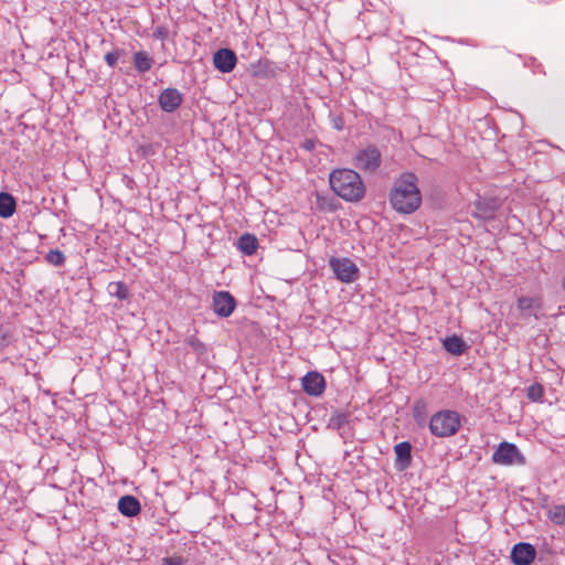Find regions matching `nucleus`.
I'll use <instances>...</instances> for the list:
<instances>
[{"label":"nucleus","mask_w":565,"mask_h":565,"mask_svg":"<svg viewBox=\"0 0 565 565\" xmlns=\"http://www.w3.org/2000/svg\"><path fill=\"white\" fill-rule=\"evenodd\" d=\"M392 207L403 214L415 212L422 203V194L414 173H404L395 182L390 194Z\"/></svg>","instance_id":"obj_1"},{"label":"nucleus","mask_w":565,"mask_h":565,"mask_svg":"<svg viewBox=\"0 0 565 565\" xmlns=\"http://www.w3.org/2000/svg\"><path fill=\"white\" fill-rule=\"evenodd\" d=\"M329 182L334 193L348 202H359L364 198L365 186L353 170L337 169L331 172Z\"/></svg>","instance_id":"obj_2"},{"label":"nucleus","mask_w":565,"mask_h":565,"mask_svg":"<svg viewBox=\"0 0 565 565\" xmlns=\"http://www.w3.org/2000/svg\"><path fill=\"white\" fill-rule=\"evenodd\" d=\"M462 419V416L456 411H439L430 417L429 431L439 438L451 437L459 431Z\"/></svg>","instance_id":"obj_3"},{"label":"nucleus","mask_w":565,"mask_h":565,"mask_svg":"<svg viewBox=\"0 0 565 565\" xmlns=\"http://www.w3.org/2000/svg\"><path fill=\"white\" fill-rule=\"evenodd\" d=\"M492 461L501 466H513L524 465L525 458L514 444L502 441L492 454Z\"/></svg>","instance_id":"obj_4"},{"label":"nucleus","mask_w":565,"mask_h":565,"mask_svg":"<svg viewBox=\"0 0 565 565\" xmlns=\"http://www.w3.org/2000/svg\"><path fill=\"white\" fill-rule=\"evenodd\" d=\"M329 265L333 270L337 279H339L342 282L350 284L356 280L359 277L358 266L347 257H332L329 260Z\"/></svg>","instance_id":"obj_5"},{"label":"nucleus","mask_w":565,"mask_h":565,"mask_svg":"<svg viewBox=\"0 0 565 565\" xmlns=\"http://www.w3.org/2000/svg\"><path fill=\"white\" fill-rule=\"evenodd\" d=\"M354 164L360 170L373 172L381 164V152L376 147L369 146L356 153Z\"/></svg>","instance_id":"obj_6"},{"label":"nucleus","mask_w":565,"mask_h":565,"mask_svg":"<svg viewBox=\"0 0 565 565\" xmlns=\"http://www.w3.org/2000/svg\"><path fill=\"white\" fill-rule=\"evenodd\" d=\"M236 307L234 297L228 291H217L213 296L214 312L223 318L230 317Z\"/></svg>","instance_id":"obj_7"},{"label":"nucleus","mask_w":565,"mask_h":565,"mask_svg":"<svg viewBox=\"0 0 565 565\" xmlns=\"http://www.w3.org/2000/svg\"><path fill=\"white\" fill-rule=\"evenodd\" d=\"M543 308V301L541 297H527L521 296L516 300V309L522 317H533L535 320L540 318L539 312Z\"/></svg>","instance_id":"obj_8"},{"label":"nucleus","mask_w":565,"mask_h":565,"mask_svg":"<svg viewBox=\"0 0 565 565\" xmlns=\"http://www.w3.org/2000/svg\"><path fill=\"white\" fill-rule=\"evenodd\" d=\"M536 557V550L530 543H518L512 547L511 561L514 565H530Z\"/></svg>","instance_id":"obj_9"},{"label":"nucleus","mask_w":565,"mask_h":565,"mask_svg":"<svg viewBox=\"0 0 565 565\" xmlns=\"http://www.w3.org/2000/svg\"><path fill=\"white\" fill-rule=\"evenodd\" d=\"M302 390L311 396H320L326 390L324 377L318 372H308L301 381Z\"/></svg>","instance_id":"obj_10"},{"label":"nucleus","mask_w":565,"mask_h":565,"mask_svg":"<svg viewBox=\"0 0 565 565\" xmlns=\"http://www.w3.org/2000/svg\"><path fill=\"white\" fill-rule=\"evenodd\" d=\"M237 62L236 54L230 49H220L214 53L213 64L222 73H230Z\"/></svg>","instance_id":"obj_11"},{"label":"nucleus","mask_w":565,"mask_h":565,"mask_svg":"<svg viewBox=\"0 0 565 565\" xmlns=\"http://www.w3.org/2000/svg\"><path fill=\"white\" fill-rule=\"evenodd\" d=\"M182 103V95L175 88H167L159 96L160 107L168 113L174 111Z\"/></svg>","instance_id":"obj_12"},{"label":"nucleus","mask_w":565,"mask_h":565,"mask_svg":"<svg viewBox=\"0 0 565 565\" xmlns=\"http://www.w3.org/2000/svg\"><path fill=\"white\" fill-rule=\"evenodd\" d=\"M140 503L132 495H124L118 501V510L125 516H135L140 512Z\"/></svg>","instance_id":"obj_13"},{"label":"nucleus","mask_w":565,"mask_h":565,"mask_svg":"<svg viewBox=\"0 0 565 565\" xmlns=\"http://www.w3.org/2000/svg\"><path fill=\"white\" fill-rule=\"evenodd\" d=\"M394 452L396 455V463L399 469H406L411 465L412 460V446L408 441H403L394 447Z\"/></svg>","instance_id":"obj_14"},{"label":"nucleus","mask_w":565,"mask_h":565,"mask_svg":"<svg viewBox=\"0 0 565 565\" xmlns=\"http://www.w3.org/2000/svg\"><path fill=\"white\" fill-rule=\"evenodd\" d=\"M443 344L444 348L454 355H461L467 348L465 341L458 335L447 337L443 341Z\"/></svg>","instance_id":"obj_15"},{"label":"nucleus","mask_w":565,"mask_h":565,"mask_svg":"<svg viewBox=\"0 0 565 565\" xmlns=\"http://www.w3.org/2000/svg\"><path fill=\"white\" fill-rule=\"evenodd\" d=\"M15 212V200L14 198L6 192L0 193V216L8 218Z\"/></svg>","instance_id":"obj_16"},{"label":"nucleus","mask_w":565,"mask_h":565,"mask_svg":"<svg viewBox=\"0 0 565 565\" xmlns=\"http://www.w3.org/2000/svg\"><path fill=\"white\" fill-rule=\"evenodd\" d=\"M258 246L257 238L250 234H244L238 238L237 247L245 255H253Z\"/></svg>","instance_id":"obj_17"},{"label":"nucleus","mask_w":565,"mask_h":565,"mask_svg":"<svg viewBox=\"0 0 565 565\" xmlns=\"http://www.w3.org/2000/svg\"><path fill=\"white\" fill-rule=\"evenodd\" d=\"M134 64L138 72L145 73L148 72L153 64V60L149 56L147 52L139 51L134 55Z\"/></svg>","instance_id":"obj_18"},{"label":"nucleus","mask_w":565,"mask_h":565,"mask_svg":"<svg viewBox=\"0 0 565 565\" xmlns=\"http://www.w3.org/2000/svg\"><path fill=\"white\" fill-rule=\"evenodd\" d=\"M107 290L110 296H114L119 300H126L129 297V289L122 281L110 282Z\"/></svg>","instance_id":"obj_19"},{"label":"nucleus","mask_w":565,"mask_h":565,"mask_svg":"<svg viewBox=\"0 0 565 565\" xmlns=\"http://www.w3.org/2000/svg\"><path fill=\"white\" fill-rule=\"evenodd\" d=\"M548 518L558 525H565V504L555 505L548 511Z\"/></svg>","instance_id":"obj_20"},{"label":"nucleus","mask_w":565,"mask_h":565,"mask_svg":"<svg viewBox=\"0 0 565 565\" xmlns=\"http://www.w3.org/2000/svg\"><path fill=\"white\" fill-rule=\"evenodd\" d=\"M45 259L53 266H62L65 262V256L61 250L52 249L46 254Z\"/></svg>","instance_id":"obj_21"},{"label":"nucleus","mask_w":565,"mask_h":565,"mask_svg":"<svg viewBox=\"0 0 565 565\" xmlns=\"http://www.w3.org/2000/svg\"><path fill=\"white\" fill-rule=\"evenodd\" d=\"M544 395V388L541 384H532L527 388L526 396L532 402H539L543 398Z\"/></svg>","instance_id":"obj_22"},{"label":"nucleus","mask_w":565,"mask_h":565,"mask_svg":"<svg viewBox=\"0 0 565 565\" xmlns=\"http://www.w3.org/2000/svg\"><path fill=\"white\" fill-rule=\"evenodd\" d=\"M476 206L482 217H490L493 215V213L495 211V206L493 203H487L481 200H479L476 203Z\"/></svg>","instance_id":"obj_23"},{"label":"nucleus","mask_w":565,"mask_h":565,"mask_svg":"<svg viewBox=\"0 0 565 565\" xmlns=\"http://www.w3.org/2000/svg\"><path fill=\"white\" fill-rule=\"evenodd\" d=\"M11 343V333L7 327L0 323V350Z\"/></svg>","instance_id":"obj_24"},{"label":"nucleus","mask_w":565,"mask_h":565,"mask_svg":"<svg viewBox=\"0 0 565 565\" xmlns=\"http://www.w3.org/2000/svg\"><path fill=\"white\" fill-rule=\"evenodd\" d=\"M122 53H124L122 50H114L111 52H108L105 55V61H106L107 65L110 67H115Z\"/></svg>","instance_id":"obj_25"},{"label":"nucleus","mask_w":565,"mask_h":565,"mask_svg":"<svg viewBox=\"0 0 565 565\" xmlns=\"http://www.w3.org/2000/svg\"><path fill=\"white\" fill-rule=\"evenodd\" d=\"M161 565H186V559L181 556H170L162 558Z\"/></svg>","instance_id":"obj_26"},{"label":"nucleus","mask_w":565,"mask_h":565,"mask_svg":"<svg viewBox=\"0 0 565 565\" xmlns=\"http://www.w3.org/2000/svg\"><path fill=\"white\" fill-rule=\"evenodd\" d=\"M331 420L340 428L349 423V416L344 413H337L332 416Z\"/></svg>","instance_id":"obj_27"},{"label":"nucleus","mask_w":565,"mask_h":565,"mask_svg":"<svg viewBox=\"0 0 565 565\" xmlns=\"http://www.w3.org/2000/svg\"><path fill=\"white\" fill-rule=\"evenodd\" d=\"M562 288H563V290H564V292H565V276H564V277H563V279H562Z\"/></svg>","instance_id":"obj_28"},{"label":"nucleus","mask_w":565,"mask_h":565,"mask_svg":"<svg viewBox=\"0 0 565 565\" xmlns=\"http://www.w3.org/2000/svg\"><path fill=\"white\" fill-rule=\"evenodd\" d=\"M157 32L160 36H163V32L161 31V29H158Z\"/></svg>","instance_id":"obj_29"}]
</instances>
